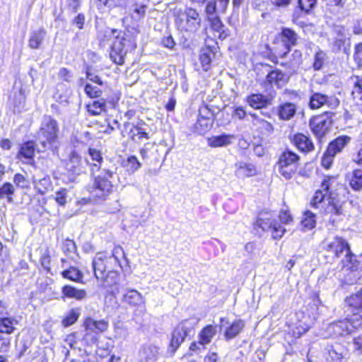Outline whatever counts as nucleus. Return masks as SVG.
<instances>
[{
	"instance_id": "1",
	"label": "nucleus",
	"mask_w": 362,
	"mask_h": 362,
	"mask_svg": "<svg viewBox=\"0 0 362 362\" xmlns=\"http://www.w3.org/2000/svg\"><path fill=\"white\" fill-rule=\"evenodd\" d=\"M299 36L292 28H281L272 42L260 45V55L275 66L279 64L286 70L294 71L303 64V52L299 49L291 51L298 44Z\"/></svg>"
},
{
	"instance_id": "2",
	"label": "nucleus",
	"mask_w": 362,
	"mask_h": 362,
	"mask_svg": "<svg viewBox=\"0 0 362 362\" xmlns=\"http://www.w3.org/2000/svg\"><path fill=\"white\" fill-rule=\"evenodd\" d=\"M339 190H343L347 194L349 190L340 180L338 174H327L322 177L320 188L314 192L310 198L309 205L323 216H328L329 221L334 224L336 217L344 215L343 202L339 201Z\"/></svg>"
},
{
	"instance_id": "3",
	"label": "nucleus",
	"mask_w": 362,
	"mask_h": 362,
	"mask_svg": "<svg viewBox=\"0 0 362 362\" xmlns=\"http://www.w3.org/2000/svg\"><path fill=\"white\" fill-rule=\"evenodd\" d=\"M344 302L350 314L329 324L326 329L328 337H346L362 329V288L346 296Z\"/></svg>"
},
{
	"instance_id": "4",
	"label": "nucleus",
	"mask_w": 362,
	"mask_h": 362,
	"mask_svg": "<svg viewBox=\"0 0 362 362\" xmlns=\"http://www.w3.org/2000/svg\"><path fill=\"white\" fill-rule=\"evenodd\" d=\"M293 223V216L288 206L279 210L277 218L274 216L272 210L262 209L258 211L252 228L253 233L259 237L269 233L272 240H279L287 232L286 226Z\"/></svg>"
},
{
	"instance_id": "5",
	"label": "nucleus",
	"mask_w": 362,
	"mask_h": 362,
	"mask_svg": "<svg viewBox=\"0 0 362 362\" xmlns=\"http://www.w3.org/2000/svg\"><path fill=\"white\" fill-rule=\"evenodd\" d=\"M98 39L103 46L112 43L109 56L117 66H122L127 54L136 48V35L129 30L107 29L100 34Z\"/></svg>"
},
{
	"instance_id": "6",
	"label": "nucleus",
	"mask_w": 362,
	"mask_h": 362,
	"mask_svg": "<svg viewBox=\"0 0 362 362\" xmlns=\"http://www.w3.org/2000/svg\"><path fill=\"white\" fill-rule=\"evenodd\" d=\"M82 325L85 333L81 337H78V332H74L69 334L65 339L71 349L81 351L92 347L98 343V335L106 332L110 327L108 320H95L90 316L84 317Z\"/></svg>"
},
{
	"instance_id": "7",
	"label": "nucleus",
	"mask_w": 362,
	"mask_h": 362,
	"mask_svg": "<svg viewBox=\"0 0 362 362\" xmlns=\"http://www.w3.org/2000/svg\"><path fill=\"white\" fill-rule=\"evenodd\" d=\"M124 257V252L120 245H115L111 254L106 251L96 252L92 260L94 276L103 282L107 281L108 274L117 267H122L120 259Z\"/></svg>"
},
{
	"instance_id": "8",
	"label": "nucleus",
	"mask_w": 362,
	"mask_h": 362,
	"mask_svg": "<svg viewBox=\"0 0 362 362\" xmlns=\"http://www.w3.org/2000/svg\"><path fill=\"white\" fill-rule=\"evenodd\" d=\"M323 250L330 253L332 257L337 259L341 258L344 255V257L340 261L342 269L351 272L357 270L359 262L353 252L351 245L342 236L335 235L332 240L326 238Z\"/></svg>"
},
{
	"instance_id": "9",
	"label": "nucleus",
	"mask_w": 362,
	"mask_h": 362,
	"mask_svg": "<svg viewBox=\"0 0 362 362\" xmlns=\"http://www.w3.org/2000/svg\"><path fill=\"white\" fill-rule=\"evenodd\" d=\"M114 175V172L104 170L100 174L93 177L92 184L86 187L88 194H91L90 199L102 203L108 199L116 189L112 180Z\"/></svg>"
},
{
	"instance_id": "10",
	"label": "nucleus",
	"mask_w": 362,
	"mask_h": 362,
	"mask_svg": "<svg viewBox=\"0 0 362 362\" xmlns=\"http://www.w3.org/2000/svg\"><path fill=\"white\" fill-rule=\"evenodd\" d=\"M300 166V156L295 151L285 148L277 157L276 167L279 173L286 180L293 178Z\"/></svg>"
},
{
	"instance_id": "11",
	"label": "nucleus",
	"mask_w": 362,
	"mask_h": 362,
	"mask_svg": "<svg viewBox=\"0 0 362 362\" xmlns=\"http://www.w3.org/2000/svg\"><path fill=\"white\" fill-rule=\"evenodd\" d=\"M335 113L332 111H324L313 116L309 120V127L318 144H322L325 138L331 130L334 124Z\"/></svg>"
},
{
	"instance_id": "12",
	"label": "nucleus",
	"mask_w": 362,
	"mask_h": 362,
	"mask_svg": "<svg viewBox=\"0 0 362 362\" xmlns=\"http://www.w3.org/2000/svg\"><path fill=\"white\" fill-rule=\"evenodd\" d=\"M59 125L58 122L50 115H45L37 134L42 138L40 145L43 149L51 148L59 143Z\"/></svg>"
},
{
	"instance_id": "13",
	"label": "nucleus",
	"mask_w": 362,
	"mask_h": 362,
	"mask_svg": "<svg viewBox=\"0 0 362 362\" xmlns=\"http://www.w3.org/2000/svg\"><path fill=\"white\" fill-rule=\"evenodd\" d=\"M351 141L350 136L343 134L337 136L328 144L320 158V165L325 170H330L337 155L342 153Z\"/></svg>"
},
{
	"instance_id": "14",
	"label": "nucleus",
	"mask_w": 362,
	"mask_h": 362,
	"mask_svg": "<svg viewBox=\"0 0 362 362\" xmlns=\"http://www.w3.org/2000/svg\"><path fill=\"white\" fill-rule=\"evenodd\" d=\"M121 93L115 90L110 89L105 97L93 100L86 105V110L90 116H99L107 113L109 109L115 110L118 106Z\"/></svg>"
},
{
	"instance_id": "15",
	"label": "nucleus",
	"mask_w": 362,
	"mask_h": 362,
	"mask_svg": "<svg viewBox=\"0 0 362 362\" xmlns=\"http://www.w3.org/2000/svg\"><path fill=\"white\" fill-rule=\"evenodd\" d=\"M262 66L271 68L260 83L264 92H269L274 87L281 89L289 82L290 76L280 69L272 67L270 64L266 63L263 64Z\"/></svg>"
},
{
	"instance_id": "16",
	"label": "nucleus",
	"mask_w": 362,
	"mask_h": 362,
	"mask_svg": "<svg viewBox=\"0 0 362 362\" xmlns=\"http://www.w3.org/2000/svg\"><path fill=\"white\" fill-rule=\"evenodd\" d=\"M217 334V325L208 324L204 326L198 332L197 341L189 344V351L190 355L197 354L204 351L206 346L210 344Z\"/></svg>"
},
{
	"instance_id": "17",
	"label": "nucleus",
	"mask_w": 362,
	"mask_h": 362,
	"mask_svg": "<svg viewBox=\"0 0 362 362\" xmlns=\"http://www.w3.org/2000/svg\"><path fill=\"white\" fill-rule=\"evenodd\" d=\"M340 105V100L335 95H328L321 92L311 90L308 105L311 110H317L326 106L335 110Z\"/></svg>"
},
{
	"instance_id": "18",
	"label": "nucleus",
	"mask_w": 362,
	"mask_h": 362,
	"mask_svg": "<svg viewBox=\"0 0 362 362\" xmlns=\"http://www.w3.org/2000/svg\"><path fill=\"white\" fill-rule=\"evenodd\" d=\"M191 329L187 320L179 322L172 331L168 351L171 354H175L181 344L189 334Z\"/></svg>"
},
{
	"instance_id": "19",
	"label": "nucleus",
	"mask_w": 362,
	"mask_h": 362,
	"mask_svg": "<svg viewBox=\"0 0 362 362\" xmlns=\"http://www.w3.org/2000/svg\"><path fill=\"white\" fill-rule=\"evenodd\" d=\"M66 170L72 175H79L86 170L88 161L83 160L79 152L73 150L64 162Z\"/></svg>"
},
{
	"instance_id": "20",
	"label": "nucleus",
	"mask_w": 362,
	"mask_h": 362,
	"mask_svg": "<svg viewBox=\"0 0 362 362\" xmlns=\"http://www.w3.org/2000/svg\"><path fill=\"white\" fill-rule=\"evenodd\" d=\"M216 57L214 48L210 45L202 47L199 51L198 62L194 64L195 70L199 72H208L213 66Z\"/></svg>"
},
{
	"instance_id": "21",
	"label": "nucleus",
	"mask_w": 362,
	"mask_h": 362,
	"mask_svg": "<svg viewBox=\"0 0 362 362\" xmlns=\"http://www.w3.org/2000/svg\"><path fill=\"white\" fill-rule=\"evenodd\" d=\"M144 126H146V123L142 119L136 124H131L128 122L124 123V129L128 130L127 135L129 139L135 143L141 141L144 139L148 140L150 139L149 133L144 127Z\"/></svg>"
},
{
	"instance_id": "22",
	"label": "nucleus",
	"mask_w": 362,
	"mask_h": 362,
	"mask_svg": "<svg viewBox=\"0 0 362 362\" xmlns=\"http://www.w3.org/2000/svg\"><path fill=\"white\" fill-rule=\"evenodd\" d=\"M204 111L206 115H202V110H199L197 122L192 127V132L197 135H204L212 128L214 119L210 110L204 107Z\"/></svg>"
},
{
	"instance_id": "23",
	"label": "nucleus",
	"mask_w": 362,
	"mask_h": 362,
	"mask_svg": "<svg viewBox=\"0 0 362 362\" xmlns=\"http://www.w3.org/2000/svg\"><path fill=\"white\" fill-rule=\"evenodd\" d=\"M291 143L296 148L304 153L308 154L314 151L315 145L308 134H305L302 132H296L289 137Z\"/></svg>"
},
{
	"instance_id": "24",
	"label": "nucleus",
	"mask_w": 362,
	"mask_h": 362,
	"mask_svg": "<svg viewBox=\"0 0 362 362\" xmlns=\"http://www.w3.org/2000/svg\"><path fill=\"white\" fill-rule=\"evenodd\" d=\"M7 306L5 302L0 300V333L7 335L13 334L17 329L18 320L14 317L5 316Z\"/></svg>"
},
{
	"instance_id": "25",
	"label": "nucleus",
	"mask_w": 362,
	"mask_h": 362,
	"mask_svg": "<svg viewBox=\"0 0 362 362\" xmlns=\"http://www.w3.org/2000/svg\"><path fill=\"white\" fill-rule=\"evenodd\" d=\"M122 300L134 311H139L141 313L146 311L144 298L136 289H128L123 295Z\"/></svg>"
},
{
	"instance_id": "26",
	"label": "nucleus",
	"mask_w": 362,
	"mask_h": 362,
	"mask_svg": "<svg viewBox=\"0 0 362 362\" xmlns=\"http://www.w3.org/2000/svg\"><path fill=\"white\" fill-rule=\"evenodd\" d=\"M297 103L284 100L279 103L276 107V115L280 121L287 122L293 119L298 113Z\"/></svg>"
},
{
	"instance_id": "27",
	"label": "nucleus",
	"mask_w": 362,
	"mask_h": 362,
	"mask_svg": "<svg viewBox=\"0 0 362 362\" xmlns=\"http://www.w3.org/2000/svg\"><path fill=\"white\" fill-rule=\"evenodd\" d=\"M206 20L214 36L220 40H224L230 36V31L218 16H208Z\"/></svg>"
},
{
	"instance_id": "28",
	"label": "nucleus",
	"mask_w": 362,
	"mask_h": 362,
	"mask_svg": "<svg viewBox=\"0 0 362 362\" xmlns=\"http://www.w3.org/2000/svg\"><path fill=\"white\" fill-rule=\"evenodd\" d=\"M35 151V141L34 140L25 141L20 145L16 157L26 163H31L34 162Z\"/></svg>"
},
{
	"instance_id": "29",
	"label": "nucleus",
	"mask_w": 362,
	"mask_h": 362,
	"mask_svg": "<svg viewBox=\"0 0 362 362\" xmlns=\"http://www.w3.org/2000/svg\"><path fill=\"white\" fill-rule=\"evenodd\" d=\"M250 115L252 128L259 135L270 134L274 132V126L271 122L261 118L256 113H250Z\"/></svg>"
},
{
	"instance_id": "30",
	"label": "nucleus",
	"mask_w": 362,
	"mask_h": 362,
	"mask_svg": "<svg viewBox=\"0 0 362 362\" xmlns=\"http://www.w3.org/2000/svg\"><path fill=\"white\" fill-rule=\"evenodd\" d=\"M274 96L269 98L262 93H251L246 97L248 105L255 110L265 108L272 104Z\"/></svg>"
},
{
	"instance_id": "31",
	"label": "nucleus",
	"mask_w": 362,
	"mask_h": 362,
	"mask_svg": "<svg viewBox=\"0 0 362 362\" xmlns=\"http://www.w3.org/2000/svg\"><path fill=\"white\" fill-rule=\"evenodd\" d=\"M87 296L86 291L83 288H78L71 284H65L61 288V298L63 300L74 299L81 301Z\"/></svg>"
},
{
	"instance_id": "32",
	"label": "nucleus",
	"mask_w": 362,
	"mask_h": 362,
	"mask_svg": "<svg viewBox=\"0 0 362 362\" xmlns=\"http://www.w3.org/2000/svg\"><path fill=\"white\" fill-rule=\"evenodd\" d=\"M345 181L355 192L362 191V169L356 168L345 175Z\"/></svg>"
},
{
	"instance_id": "33",
	"label": "nucleus",
	"mask_w": 362,
	"mask_h": 362,
	"mask_svg": "<svg viewBox=\"0 0 362 362\" xmlns=\"http://www.w3.org/2000/svg\"><path fill=\"white\" fill-rule=\"evenodd\" d=\"M235 175L238 178L245 179L255 176L257 170L255 165L251 163L238 162L235 164Z\"/></svg>"
},
{
	"instance_id": "34",
	"label": "nucleus",
	"mask_w": 362,
	"mask_h": 362,
	"mask_svg": "<svg viewBox=\"0 0 362 362\" xmlns=\"http://www.w3.org/2000/svg\"><path fill=\"white\" fill-rule=\"evenodd\" d=\"M245 323L241 319L233 320L228 327H226L223 337L226 341H230L237 337L244 329Z\"/></svg>"
},
{
	"instance_id": "35",
	"label": "nucleus",
	"mask_w": 362,
	"mask_h": 362,
	"mask_svg": "<svg viewBox=\"0 0 362 362\" xmlns=\"http://www.w3.org/2000/svg\"><path fill=\"white\" fill-rule=\"evenodd\" d=\"M62 277L69 281L84 284V275L80 269L75 266H69L60 272Z\"/></svg>"
},
{
	"instance_id": "36",
	"label": "nucleus",
	"mask_w": 362,
	"mask_h": 362,
	"mask_svg": "<svg viewBox=\"0 0 362 362\" xmlns=\"http://www.w3.org/2000/svg\"><path fill=\"white\" fill-rule=\"evenodd\" d=\"M46 35L47 31L43 28H40L37 30L32 31L30 34L28 41V46L29 48L31 49H40Z\"/></svg>"
},
{
	"instance_id": "37",
	"label": "nucleus",
	"mask_w": 362,
	"mask_h": 362,
	"mask_svg": "<svg viewBox=\"0 0 362 362\" xmlns=\"http://www.w3.org/2000/svg\"><path fill=\"white\" fill-rule=\"evenodd\" d=\"M234 136L232 134H222L218 136H213L207 139L208 146L211 148H219L231 144Z\"/></svg>"
},
{
	"instance_id": "38",
	"label": "nucleus",
	"mask_w": 362,
	"mask_h": 362,
	"mask_svg": "<svg viewBox=\"0 0 362 362\" xmlns=\"http://www.w3.org/2000/svg\"><path fill=\"white\" fill-rule=\"evenodd\" d=\"M88 154L91 160L90 163L88 162V165L90 167L92 171L99 170L103 162L101 151L95 148L90 147L88 149Z\"/></svg>"
},
{
	"instance_id": "39",
	"label": "nucleus",
	"mask_w": 362,
	"mask_h": 362,
	"mask_svg": "<svg viewBox=\"0 0 362 362\" xmlns=\"http://www.w3.org/2000/svg\"><path fill=\"white\" fill-rule=\"evenodd\" d=\"M300 224L304 230H312L316 227V214L310 210L303 213Z\"/></svg>"
},
{
	"instance_id": "40",
	"label": "nucleus",
	"mask_w": 362,
	"mask_h": 362,
	"mask_svg": "<svg viewBox=\"0 0 362 362\" xmlns=\"http://www.w3.org/2000/svg\"><path fill=\"white\" fill-rule=\"evenodd\" d=\"M80 317L79 308L70 309L63 317L61 324L64 327H69L74 325Z\"/></svg>"
},
{
	"instance_id": "41",
	"label": "nucleus",
	"mask_w": 362,
	"mask_h": 362,
	"mask_svg": "<svg viewBox=\"0 0 362 362\" xmlns=\"http://www.w3.org/2000/svg\"><path fill=\"white\" fill-rule=\"evenodd\" d=\"M131 18L136 22H139L144 18L146 13L147 5L144 3L135 2L132 5Z\"/></svg>"
},
{
	"instance_id": "42",
	"label": "nucleus",
	"mask_w": 362,
	"mask_h": 362,
	"mask_svg": "<svg viewBox=\"0 0 362 362\" xmlns=\"http://www.w3.org/2000/svg\"><path fill=\"white\" fill-rule=\"evenodd\" d=\"M187 23L190 27L197 28L200 25V17L198 11L192 7L186 8L185 10Z\"/></svg>"
},
{
	"instance_id": "43",
	"label": "nucleus",
	"mask_w": 362,
	"mask_h": 362,
	"mask_svg": "<svg viewBox=\"0 0 362 362\" xmlns=\"http://www.w3.org/2000/svg\"><path fill=\"white\" fill-rule=\"evenodd\" d=\"M15 193L14 186L9 182H6L0 187V199L6 198L8 203L13 202V196Z\"/></svg>"
},
{
	"instance_id": "44",
	"label": "nucleus",
	"mask_w": 362,
	"mask_h": 362,
	"mask_svg": "<svg viewBox=\"0 0 362 362\" xmlns=\"http://www.w3.org/2000/svg\"><path fill=\"white\" fill-rule=\"evenodd\" d=\"M146 361L156 360L158 354V347L153 344H145L141 349Z\"/></svg>"
},
{
	"instance_id": "45",
	"label": "nucleus",
	"mask_w": 362,
	"mask_h": 362,
	"mask_svg": "<svg viewBox=\"0 0 362 362\" xmlns=\"http://www.w3.org/2000/svg\"><path fill=\"white\" fill-rule=\"evenodd\" d=\"M52 187L49 177H43L35 183V189L39 194L44 195L49 192Z\"/></svg>"
},
{
	"instance_id": "46",
	"label": "nucleus",
	"mask_w": 362,
	"mask_h": 362,
	"mask_svg": "<svg viewBox=\"0 0 362 362\" xmlns=\"http://www.w3.org/2000/svg\"><path fill=\"white\" fill-rule=\"evenodd\" d=\"M351 97L356 103H362V78L358 76L353 86Z\"/></svg>"
},
{
	"instance_id": "47",
	"label": "nucleus",
	"mask_w": 362,
	"mask_h": 362,
	"mask_svg": "<svg viewBox=\"0 0 362 362\" xmlns=\"http://www.w3.org/2000/svg\"><path fill=\"white\" fill-rule=\"evenodd\" d=\"M123 166L126 168L129 172L134 173L141 167V163L136 156L132 155L127 158L126 160L124 162Z\"/></svg>"
},
{
	"instance_id": "48",
	"label": "nucleus",
	"mask_w": 362,
	"mask_h": 362,
	"mask_svg": "<svg viewBox=\"0 0 362 362\" xmlns=\"http://www.w3.org/2000/svg\"><path fill=\"white\" fill-rule=\"evenodd\" d=\"M40 263L45 272L52 273V256L49 249H46L40 256Z\"/></svg>"
},
{
	"instance_id": "49",
	"label": "nucleus",
	"mask_w": 362,
	"mask_h": 362,
	"mask_svg": "<svg viewBox=\"0 0 362 362\" xmlns=\"http://www.w3.org/2000/svg\"><path fill=\"white\" fill-rule=\"evenodd\" d=\"M84 92L90 98H101L103 90L96 86H93L90 83H86L84 86Z\"/></svg>"
},
{
	"instance_id": "50",
	"label": "nucleus",
	"mask_w": 362,
	"mask_h": 362,
	"mask_svg": "<svg viewBox=\"0 0 362 362\" xmlns=\"http://www.w3.org/2000/svg\"><path fill=\"white\" fill-rule=\"evenodd\" d=\"M325 56L326 54L322 50H318L315 52L312 65L315 71H319L322 68L325 64Z\"/></svg>"
},
{
	"instance_id": "51",
	"label": "nucleus",
	"mask_w": 362,
	"mask_h": 362,
	"mask_svg": "<svg viewBox=\"0 0 362 362\" xmlns=\"http://www.w3.org/2000/svg\"><path fill=\"white\" fill-rule=\"evenodd\" d=\"M346 39L344 37H335L334 38L332 43V49L334 52H339L341 50L344 51V53L346 52Z\"/></svg>"
},
{
	"instance_id": "52",
	"label": "nucleus",
	"mask_w": 362,
	"mask_h": 362,
	"mask_svg": "<svg viewBox=\"0 0 362 362\" xmlns=\"http://www.w3.org/2000/svg\"><path fill=\"white\" fill-rule=\"evenodd\" d=\"M317 0H298V4L299 8L304 12L305 14H308L316 5Z\"/></svg>"
},
{
	"instance_id": "53",
	"label": "nucleus",
	"mask_w": 362,
	"mask_h": 362,
	"mask_svg": "<svg viewBox=\"0 0 362 362\" xmlns=\"http://www.w3.org/2000/svg\"><path fill=\"white\" fill-rule=\"evenodd\" d=\"M11 346V337L0 333V353H7Z\"/></svg>"
},
{
	"instance_id": "54",
	"label": "nucleus",
	"mask_w": 362,
	"mask_h": 362,
	"mask_svg": "<svg viewBox=\"0 0 362 362\" xmlns=\"http://www.w3.org/2000/svg\"><path fill=\"white\" fill-rule=\"evenodd\" d=\"M353 59L357 67L362 68V42L355 45Z\"/></svg>"
},
{
	"instance_id": "55",
	"label": "nucleus",
	"mask_w": 362,
	"mask_h": 362,
	"mask_svg": "<svg viewBox=\"0 0 362 362\" xmlns=\"http://www.w3.org/2000/svg\"><path fill=\"white\" fill-rule=\"evenodd\" d=\"M77 250L75 242L69 238H66L64 240L62 243V250L63 252L69 255L71 252H76Z\"/></svg>"
},
{
	"instance_id": "56",
	"label": "nucleus",
	"mask_w": 362,
	"mask_h": 362,
	"mask_svg": "<svg viewBox=\"0 0 362 362\" xmlns=\"http://www.w3.org/2000/svg\"><path fill=\"white\" fill-rule=\"evenodd\" d=\"M66 197L67 189L66 188H61L56 192L54 200L59 206H64L66 203Z\"/></svg>"
},
{
	"instance_id": "57",
	"label": "nucleus",
	"mask_w": 362,
	"mask_h": 362,
	"mask_svg": "<svg viewBox=\"0 0 362 362\" xmlns=\"http://www.w3.org/2000/svg\"><path fill=\"white\" fill-rule=\"evenodd\" d=\"M303 13H304V12L302 11L301 10H300V11H295L292 13V16H291V21H292L293 24H294L301 28H304L307 26V23L305 21L301 20L302 16H303Z\"/></svg>"
},
{
	"instance_id": "58",
	"label": "nucleus",
	"mask_w": 362,
	"mask_h": 362,
	"mask_svg": "<svg viewBox=\"0 0 362 362\" xmlns=\"http://www.w3.org/2000/svg\"><path fill=\"white\" fill-rule=\"evenodd\" d=\"M343 355L338 353L335 349H330L328 351L327 356L326 358L327 362H343Z\"/></svg>"
},
{
	"instance_id": "59",
	"label": "nucleus",
	"mask_w": 362,
	"mask_h": 362,
	"mask_svg": "<svg viewBox=\"0 0 362 362\" xmlns=\"http://www.w3.org/2000/svg\"><path fill=\"white\" fill-rule=\"evenodd\" d=\"M30 269V265L25 259H21L18 266L13 269L17 276H21L25 274L24 271H28Z\"/></svg>"
},
{
	"instance_id": "60",
	"label": "nucleus",
	"mask_w": 362,
	"mask_h": 362,
	"mask_svg": "<svg viewBox=\"0 0 362 362\" xmlns=\"http://www.w3.org/2000/svg\"><path fill=\"white\" fill-rule=\"evenodd\" d=\"M309 329V326L304 327L301 324H299L292 329V336L296 339H298L305 334Z\"/></svg>"
},
{
	"instance_id": "61",
	"label": "nucleus",
	"mask_w": 362,
	"mask_h": 362,
	"mask_svg": "<svg viewBox=\"0 0 362 362\" xmlns=\"http://www.w3.org/2000/svg\"><path fill=\"white\" fill-rule=\"evenodd\" d=\"M97 5L98 8H106L112 10L117 7L116 0H97Z\"/></svg>"
},
{
	"instance_id": "62",
	"label": "nucleus",
	"mask_w": 362,
	"mask_h": 362,
	"mask_svg": "<svg viewBox=\"0 0 362 362\" xmlns=\"http://www.w3.org/2000/svg\"><path fill=\"white\" fill-rule=\"evenodd\" d=\"M13 182L16 187L25 188L28 181L23 175L21 173H16L13 176Z\"/></svg>"
},
{
	"instance_id": "63",
	"label": "nucleus",
	"mask_w": 362,
	"mask_h": 362,
	"mask_svg": "<svg viewBox=\"0 0 362 362\" xmlns=\"http://www.w3.org/2000/svg\"><path fill=\"white\" fill-rule=\"evenodd\" d=\"M246 115L247 112L242 106L235 107L232 112L233 117L240 120L244 119Z\"/></svg>"
},
{
	"instance_id": "64",
	"label": "nucleus",
	"mask_w": 362,
	"mask_h": 362,
	"mask_svg": "<svg viewBox=\"0 0 362 362\" xmlns=\"http://www.w3.org/2000/svg\"><path fill=\"white\" fill-rule=\"evenodd\" d=\"M220 356L216 351H209L204 357V362H220Z\"/></svg>"
}]
</instances>
